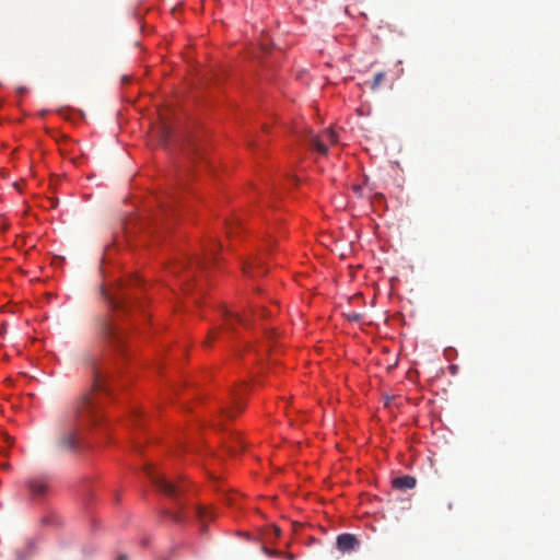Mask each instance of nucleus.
Returning a JSON list of instances; mask_svg holds the SVG:
<instances>
[{
  "instance_id": "1",
  "label": "nucleus",
  "mask_w": 560,
  "mask_h": 560,
  "mask_svg": "<svg viewBox=\"0 0 560 560\" xmlns=\"http://www.w3.org/2000/svg\"><path fill=\"white\" fill-rule=\"evenodd\" d=\"M83 363L91 378V386L74 405L72 419L56 441L57 447L62 452L75 453L81 450L82 429L97 423L101 419L95 394L107 390L108 362L102 352H92L84 357Z\"/></svg>"
},
{
  "instance_id": "2",
  "label": "nucleus",
  "mask_w": 560,
  "mask_h": 560,
  "mask_svg": "<svg viewBox=\"0 0 560 560\" xmlns=\"http://www.w3.org/2000/svg\"><path fill=\"white\" fill-rule=\"evenodd\" d=\"M219 245L213 244L205 249L202 257H196L188 261H183L175 266L174 272H182L184 281H188L195 277L196 270L207 268L212 261L215 260V252Z\"/></svg>"
},
{
  "instance_id": "3",
  "label": "nucleus",
  "mask_w": 560,
  "mask_h": 560,
  "mask_svg": "<svg viewBox=\"0 0 560 560\" xmlns=\"http://www.w3.org/2000/svg\"><path fill=\"white\" fill-rule=\"evenodd\" d=\"M132 281H138L132 279ZM131 280L119 281L114 288H102V294L113 310H125L131 304L132 298L128 291Z\"/></svg>"
},
{
  "instance_id": "4",
  "label": "nucleus",
  "mask_w": 560,
  "mask_h": 560,
  "mask_svg": "<svg viewBox=\"0 0 560 560\" xmlns=\"http://www.w3.org/2000/svg\"><path fill=\"white\" fill-rule=\"evenodd\" d=\"M100 334L103 341L116 351H121L125 336L116 323L105 319L101 323Z\"/></svg>"
},
{
  "instance_id": "5",
  "label": "nucleus",
  "mask_w": 560,
  "mask_h": 560,
  "mask_svg": "<svg viewBox=\"0 0 560 560\" xmlns=\"http://www.w3.org/2000/svg\"><path fill=\"white\" fill-rule=\"evenodd\" d=\"M147 474L149 478L151 479L154 487L162 493L174 498L179 492L183 491V487L180 485H176L174 482H171L166 480L162 475L158 474L153 468L148 467Z\"/></svg>"
},
{
  "instance_id": "6",
  "label": "nucleus",
  "mask_w": 560,
  "mask_h": 560,
  "mask_svg": "<svg viewBox=\"0 0 560 560\" xmlns=\"http://www.w3.org/2000/svg\"><path fill=\"white\" fill-rule=\"evenodd\" d=\"M338 138L332 129H326L320 135L310 133V144L319 153L327 154L328 147L337 143Z\"/></svg>"
},
{
  "instance_id": "7",
  "label": "nucleus",
  "mask_w": 560,
  "mask_h": 560,
  "mask_svg": "<svg viewBox=\"0 0 560 560\" xmlns=\"http://www.w3.org/2000/svg\"><path fill=\"white\" fill-rule=\"evenodd\" d=\"M25 487L31 498H39L48 490V481L44 477H33L26 480Z\"/></svg>"
},
{
  "instance_id": "8",
  "label": "nucleus",
  "mask_w": 560,
  "mask_h": 560,
  "mask_svg": "<svg viewBox=\"0 0 560 560\" xmlns=\"http://www.w3.org/2000/svg\"><path fill=\"white\" fill-rule=\"evenodd\" d=\"M336 545H337V548L342 553H346V552L355 551L359 548L360 542L354 535L346 533V534H341L337 537Z\"/></svg>"
},
{
  "instance_id": "9",
  "label": "nucleus",
  "mask_w": 560,
  "mask_h": 560,
  "mask_svg": "<svg viewBox=\"0 0 560 560\" xmlns=\"http://www.w3.org/2000/svg\"><path fill=\"white\" fill-rule=\"evenodd\" d=\"M416 478L409 475L394 478L392 485L395 489L406 491L416 487Z\"/></svg>"
},
{
  "instance_id": "10",
  "label": "nucleus",
  "mask_w": 560,
  "mask_h": 560,
  "mask_svg": "<svg viewBox=\"0 0 560 560\" xmlns=\"http://www.w3.org/2000/svg\"><path fill=\"white\" fill-rule=\"evenodd\" d=\"M243 271L248 276L255 277L257 275L266 273L267 269L265 268L261 259H255L254 262L246 264L243 267Z\"/></svg>"
},
{
  "instance_id": "11",
  "label": "nucleus",
  "mask_w": 560,
  "mask_h": 560,
  "mask_svg": "<svg viewBox=\"0 0 560 560\" xmlns=\"http://www.w3.org/2000/svg\"><path fill=\"white\" fill-rule=\"evenodd\" d=\"M195 515L196 517L199 520V522L201 523V532L205 533L206 532V525L205 523L207 521H210L214 517L213 513L211 511H209L208 509L203 508V506H196L195 508Z\"/></svg>"
},
{
  "instance_id": "12",
  "label": "nucleus",
  "mask_w": 560,
  "mask_h": 560,
  "mask_svg": "<svg viewBox=\"0 0 560 560\" xmlns=\"http://www.w3.org/2000/svg\"><path fill=\"white\" fill-rule=\"evenodd\" d=\"M199 151L197 140L195 138H188L186 142L183 144V152L186 155L195 154Z\"/></svg>"
},
{
  "instance_id": "13",
  "label": "nucleus",
  "mask_w": 560,
  "mask_h": 560,
  "mask_svg": "<svg viewBox=\"0 0 560 560\" xmlns=\"http://www.w3.org/2000/svg\"><path fill=\"white\" fill-rule=\"evenodd\" d=\"M385 78H386L385 72H383V71L377 72L374 75L372 83L370 84L371 90H377L381 86V84L384 82Z\"/></svg>"
},
{
  "instance_id": "14",
  "label": "nucleus",
  "mask_w": 560,
  "mask_h": 560,
  "mask_svg": "<svg viewBox=\"0 0 560 560\" xmlns=\"http://www.w3.org/2000/svg\"><path fill=\"white\" fill-rule=\"evenodd\" d=\"M224 316H225V325L226 327H230L232 325V322L235 320V322H238V323H244V319L242 317H240L238 314H232L228 311H224Z\"/></svg>"
},
{
  "instance_id": "15",
  "label": "nucleus",
  "mask_w": 560,
  "mask_h": 560,
  "mask_svg": "<svg viewBox=\"0 0 560 560\" xmlns=\"http://www.w3.org/2000/svg\"><path fill=\"white\" fill-rule=\"evenodd\" d=\"M170 517L176 522V523H183L185 521V516L184 514L182 513V511H177V512H167Z\"/></svg>"
},
{
  "instance_id": "16",
  "label": "nucleus",
  "mask_w": 560,
  "mask_h": 560,
  "mask_svg": "<svg viewBox=\"0 0 560 560\" xmlns=\"http://www.w3.org/2000/svg\"><path fill=\"white\" fill-rule=\"evenodd\" d=\"M161 119L164 120L163 117H161ZM161 132H162V136H163V138L165 140H167V138L171 137L172 130H171V127L167 125L166 121H163V126H162Z\"/></svg>"
},
{
  "instance_id": "17",
  "label": "nucleus",
  "mask_w": 560,
  "mask_h": 560,
  "mask_svg": "<svg viewBox=\"0 0 560 560\" xmlns=\"http://www.w3.org/2000/svg\"><path fill=\"white\" fill-rule=\"evenodd\" d=\"M165 213H166V209L163 208V210L161 211L159 217L155 218L154 224L159 225L160 223H162V220H163V217L165 215Z\"/></svg>"
},
{
  "instance_id": "18",
  "label": "nucleus",
  "mask_w": 560,
  "mask_h": 560,
  "mask_svg": "<svg viewBox=\"0 0 560 560\" xmlns=\"http://www.w3.org/2000/svg\"><path fill=\"white\" fill-rule=\"evenodd\" d=\"M262 551L268 555V556H273L276 555L277 552L276 551H272L270 549H268L267 547H262Z\"/></svg>"
},
{
  "instance_id": "19",
  "label": "nucleus",
  "mask_w": 560,
  "mask_h": 560,
  "mask_svg": "<svg viewBox=\"0 0 560 560\" xmlns=\"http://www.w3.org/2000/svg\"><path fill=\"white\" fill-rule=\"evenodd\" d=\"M225 412L229 418H232L234 416V411L232 409H228L225 410Z\"/></svg>"
},
{
  "instance_id": "20",
  "label": "nucleus",
  "mask_w": 560,
  "mask_h": 560,
  "mask_svg": "<svg viewBox=\"0 0 560 560\" xmlns=\"http://www.w3.org/2000/svg\"><path fill=\"white\" fill-rule=\"evenodd\" d=\"M272 530H273V533H275V535H276V536H279V535H280V528H279V527L273 526Z\"/></svg>"
},
{
  "instance_id": "21",
  "label": "nucleus",
  "mask_w": 560,
  "mask_h": 560,
  "mask_svg": "<svg viewBox=\"0 0 560 560\" xmlns=\"http://www.w3.org/2000/svg\"><path fill=\"white\" fill-rule=\"evenodd\" d=\"M115 560H127L126 555H119Z\"/></svg>"
},
{
  "instance_id": "22",
  "label": "nucleus",
  "mask_w": 560,
  "mask_h": 560,
  "mask_svg": "<svg viewBox=\"0 0 560 560\" xmlns=\"http://www.w3.org/2000/svg\"><path fill=\"white\" fill-rule=\"evenodd\" d=\"M230 452L233 453V454L236 453L237 452V447L236 446H231L230 447Z\"/></svg>"
},
{
  "instance_id": "23",
  "label": "nucleus",
  "mask_w": 560,
  "mask_h": 560,
  "mask_svg": "<svg viewBox=\"0 0 560 560\" xmlns=\"http://www.w3.org/2000/svg\"><path fill=\"white\" fill-rule=\"evenodd\" d=\"M236 409H237V411H241L243 409V407L241 405H236Z\"/></svg>"
},
{
  "instance_id": "24",
  "label": "nucleus",
  "mask_w": 560,
  "mask_h": 560,
  "mask_svg": "<svg viewBox=\"0 0 560 560\" xmlns=\"http://www.w3.org/2000/svg\"><path fill=\"white\" fill-rule=\"evenodd\" d=\"M359 315H352L351 319H358Z\"/></svg>"
}]
</instances>
